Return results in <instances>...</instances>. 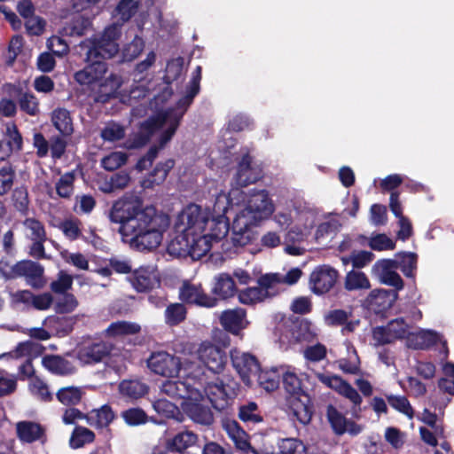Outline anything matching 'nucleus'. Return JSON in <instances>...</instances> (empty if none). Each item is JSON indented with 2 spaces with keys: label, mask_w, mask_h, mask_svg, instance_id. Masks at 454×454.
Segmentation results:
<instances>
[{
  "label": "nucleus",
  "mask_w": 454,
  "mask_h": 454,
  "mask_svg": "<svg viewBox=\"0 0 454 454\" xmlns=\"http://www.w3.org/2000/svg\"><path fill=\"white\" fill-rule=\"evenodd\" d=\"M108 218L118 224L121 240L140 252L156 249L169 226L168 217L154 207H144L127 199L116 200L112 205Z\"/></svg>",
  "instance_id": "obj_1"
},
{
  "label": "nucleus",
  "mask_w": 454,
  "mask_h": 454,
  "mask_svg": "<svg viewBox=\"0 0 454 454\" xmlns=\"http://www.w3.org/2000/svg\"><path fill=\"white\" fill-rule=\"evenodd\" d=\"M227 364L225 352L212 344H201L194 355L184 358V376L203 385L214 408L223 411L236 395L237 383L223 374Z\"/></svg>",
  "instance_id": "obj_2"
},
{
  "label": "nucleus",
  "mask_w": 454,
  "mask_h": 454,
  "mask_svg": "<svg viewBox=\"0 0 454 454\" xmlns=\"http://www.w3.org/2000/svg\"><path fill=\"white\" fill-rule=\"evenodd\" d=\"M200 72V67H197V77L193 78L187 94L177 102L175 107L159 110L154 116L143 122L138 131L127 142L128 148H137L145 145L153 134H159L160 145L152 147L148 153L137 162V168L138 170H144L150 166L158 151L174 136L182 117L199 92Z\"/></svg>",
  "instance_id": "obj_3"
},
{
  "label": "nucleus",
  "mask_w": 454,
  "mask_h": 454,
  "mask_svg": "<svg viewBox=\"0 0 454 454\" xmlns=\"http://www.w3.org/2000/svg\"><path fill=\"white\" fill-rule=\"evenodd\" d=\"M207 214L201 207L191 204L184 208L174 222L175 237L168 245L170 255L182 257L190 255L199 260L209 252L207 237H200L205 230Z\"/></svg>",
  "instance_id": "obj_4"
},
{
  "label": "nucleus",
  "mask_w": 454,
  "mask_h": 454,
  "mask_svg": "<svg viewBox=\"0 0 454 454\" xmlns=\"http://www.w3.org/2000/svg\"><path fill=\"white\" fill-rule=\"evenodd\" d=\"M274 210V204L265 190L251 191L232 223L231 240L234 246L245 247L255 240L258 236L255 228Z\"/></svg>",
  "instance_id": "obj_5"
},
{
  "label": "nucleus",
  "mask_w": 454,
  "mask_h": 454,
  "mask_svg": "<svg viewBox=\"0 0 454 454\" xmlns=\"http://www.w3.org/2000/svg\"><path fill=\"white\" fill-rule=\"evenodd\" d=\"M120 35L121 27L111 25L100 35L82 41L79 44L80 53L85 56V61L111 59L119 51L117 40Z\"/></svg>",
  "instance_id": "obj_6"
},
{
  "label": "nucleus",
  "mask_w": 454,
  "mask_h": 454,
  "mask_svg": "<svg viewBox=\"0 0 454 454\" xmlns=\"http://www.w3.org/2000/svg\"><path fill=\"white\" fill-rule=\"evenodd\" d=\"M317 335L316 327L307 320L286 321L279 335V343L285 349H287L294 344L311 341Z\"/></svg>",
  "instance_id": "obj_7"
},
{
  "label": "nucleus",
  "mask_w": 454,
  "mask_h": 454,
  "mask_svg": "<svg viewBox=\"0 0 454 454\" xmlns=\"http://www.w3.org/2000/svg\"><path fill=\"white\" fill-rule=\"evenodd\" d=\"M205 397L200 391L196 388L192 395L182 402V409L184 412L195 423L201 425H210L214 420L213 414L208 406L212 402L206 394ZM214 407V405H212Z\"/></svg>",
  "instance_id": "obj_8"
},
{
  "label": "nucleus",
  "mask_w": 454,
  "mask_h": 454,
  "mask_svg": "<svg viewBox=\"0 0 454 454\" xmlns=\"http://www.w3.org/2000/svg\"><path fill=\"white\" fill-rule=\"evenodd\" d=\"M316 376L320 382L335 390L338 394L351 403L352 406L350 409V414L353 417L357 418L359 416L363 399L355 387L336 375H329L318 372L316 374Z\"/></svg>",
  "instance_id": "obj_9"
},
{
  "label": "nucleus",
  "mask_w": 454,
  "mask_h": 454,
  "mask_svg": "<svg viewBox=\"0 0 454 454\" xmlns=\"http://www.w3.org/2000/svg\"><path fill=\"white\" fill-rule=\"evenodd\" d=\"M148 367L154 373L165 377L176 376L181 371L184 376V358L181 359L164 351L152 354L148 359Z\"/></svg>",
  "instance_id": "obj_10"
},
{
  "label": "nucleus",
  "mask_w": 454,
  "mask_h": 454,
  "mask_svg": "<svg viewBox=\"0 0 454 454\" xmlns=\"http://www.w3.org/2000/svg\"><path fill=\"white\" fill-rule=\"evenodd\" d=\"M317 222V214L312 209L296 211L294 223L286 234L287 242H301L311 233Z\"/></svg>",
  "instance_id": "obj_11"
},
{
  "label": "nucleus",
  "mask_w": 454,
  "mask_h": 454,
  "mask_svg": "<svg viewBox=\"0 0 454 454\" xmlns=\"http://www.w3.org/2000/svg\"><path fill=\"white\" fill-rule=\"evenodd\" d=\"M412 327L404 322L403 318L390 321L386 326H379L373 330V340L377 344H387L406 338L410 345V337L412 334Z\"/></svg>",
  "instance_id": "obj_12"
},
{
  "label": "nucleus",
  "mask_w": 454,
  "mask_h": 454,
  "mask_svg": "<svg viewBox=\"0 0 454 454\" xmlns=\"http://www.w3.org/2000/svg\"><path fill=\"white\" fill-rule=\"evenodd\" d=\"M231 363L236 372L246 385L253 383L254 377L260 372L257 358L247 352L234 349L231 352Z\"/></svg>",
  "instance_id": "obj_13"
},
{
  "label": "nucleus",
  "mask_w": 454,
  "mask_h": 454,
  "mask_svg": "<svg viewBox=\"0 0 454 454\" xmlns=\"http://www.w3.org/2000/svg\"><path fill=\"white\" fill-rule=\"evenodd\" d=\"M338 272L328 265L316 267L309 276V288L316 294H324L329 292L335 285Z\"/></svg>",
  "instance_id": "obj_14"
},
{
  "label": "nucleus",
  "mask_w": 454,
  "mask_h": 454,
  "mask_svg": "<svg viewBox=\"0 0 454 454\" xmlns=\"http://www.w3.org/2000/svg\"><path fill=\"white\" fill-rule=\"evenodd\" d=\"M90 63L82 70L74 74L75 81L81 85L88 86L93 92L104 76L106 74V64L100 59L87 61Z\"/></svg>",
  "instance_id": "obj_15"
},
{
  "label": "nucleus",
  "mask_w": 454,
  "mask_h": 454,
  "mask_svg": "<svg viewBox=\"0 0 454 454\" xmlns=\"http://www.w3.org/2000/svg\"><path fill=\"white\" fill-rule=\"evenodd\" d=\"M397 269V260L383 259L376 262L372 270L381 283L401 290L403 287V282L400 275L396 272Z\"/></svg>",
  "instance_id": "obj_16"
},
{
  "label": "nucleus",
  "mask_w": 454,
  "mask_h": 454,
  "mask_svg": "<svg viewBox=\"0 0 454 454\" xmlns=\"http://www.w3.org/2000/svg\"><path fill=\"white\" fill-rule=\"evenodd\" d=\"M396 299L397 294L395 291L374 289L364 300L363 305L368 310L381 313L390 309Z\"/></svg>",
  "instance_id": "obj_17"
},
{
  "label": "nucleus",
  "mask_w": 454,
  "mask_h": 454,
  "mask_svg": "<svg viewBox=\"0 0 454 454\" xmlns=\"http://www.w3.org/2000/svg\"><path fill=\"white\" fill-rule=\"evenodd\" d=\"M13 272L17 276L25 277L27 282L33 288H43L46 280L43 277V268L32 261H22L15 264Z\"/></svg>",
  "instance_id": "obj_18"
},
{
  "label": "nucleus",
  "mask_w": 454,
  "mask_h": 454,
  "mask_svg": "<svg viewBox=\"0 0 454 454\" xmlns=\"http://www.w3.org/2000/svg\"><path fill=\"white\" fill-rule=\"evenodd\" d=\"M260 176V170L251 166V158L248 155L245 156L239 162L233 176L231 184L235 188L232 190V193L238 192L239 187H245L254 183Z\"/></svg>",
  "instance_id": "obj_19"
},
{
  "label": "nucleus",
  "mask_w": 454,
  "mask_h": 454,
  "mask_svg": "<svg viewBox=\"0 0 454 454\" xmlns=\"http://www.w3.org/2000/svg\"><path fill=\"white\" fill-rule=\"evenodd\" d=\"M113 345L106 341H98L84 345L77 351V358L82 364H95L102 361L110 354Z\"/></svg>",
  "instance_id": "obj_20"
},
{
  "label": "nucleus",
  "mask_w": 454,
  "mask_h": 454,
  "mask_svg": "<svg viewBox=\"0 0 454 454\" xmlns=\"http://www.w3.org/2000/svg\"><path fill=\"white\" fill-rule=\"evenodd\" d=\"M222 424L223 430L239 450L244 453L252 452L254 454H259L251 446L249 435L239 427L237 421L224 419Z\"/></svg>",
  "instance_id": "obj_21"
},
{
  "label": "nucleus",
  "mask_w": 454,
  "mask_h": 454,
  "mask_svg": "<svg viewBox=\"0 0 454 454\" xmlns=\"http://www.w3.org/2000/svg\"><path fill=\"white\" fill-rule=\"evenodd\" d=\"M207 214V220L205 224V230L200 234V237H207L208 239L209 249L212 247L214 241H219L225 238L229 232L230 226L227 218L223 215H214L209 219V214Z\"/></svg>",
  "instance_id": "obj_22"
},
{
  "label": "nucleus",
  "mask_w": 454,
  "mask_h": 454,
  "mask_svg": "<svg viewBox=\"0 0 454 454\" xmlns=\"http://www.w3.org/2000/svg\"><path fill=\"white\" fill-rule=\"evenodd\" d=\"M179 297L188 303H194L200 306L211 308L215 306L216 300L208 296L200 288V286L184 282L180 288Z\"/></svg>",
  "instance_id": "obj_23"
},
{
  "label": "nucleus",
  "mask_w": 454,
  "mask_h": 454,
  "mask_svg": "<svg viewBox=\"0 0 454 454\" xmlns=\"http://www.w3.org/2000/svg\"><path fill=\"white\" fill-rule=\"evenodd\" d=\"M220 322L225 330L233 334H239L248 325L246 311L240 308L223 311L220 317Z\"/></svg>",
  "instance_id": "obj_24"
},
{
  "label": "nucleus",
  "mask_w": 454,
  "mask_h": 454,
  "mask_svg": "<svg viewBox=\"0 0 454 454\" xmlns=\"http://www.w3.org/2000/svg\"><path fill=\"white\" fill-rule=\"evenodd\" d=\"M327 418L334 432L342 434L346 432L351 434H357L362 431V427L347 419L332 405L327 407Z\"/></svg>",
  "instance_id": "obj_25"
},
{
  "label": "nucleus",
  "mask_w": 454,
  "mask_h": 454,
  "mask_svg": "<svg viewBox=\"0 0 454 454\" xmlns=\"http://www.w3.org/2000/svg\"><path fill=\"white\" fill-rule=\"evenodd\" d=\"M184 377L185 380H166L160 387V392L171 398L186 401L192 395V392L197 387H192L188 382V380H192V379H187L185 376Z\"/></svg>",
  "instance_id": "obj_26"
},
{
  "label": "nucleus",
  "mask_w": 454,
  "mask_h": 454,
  "mask_svg": "<svg viewBox=\"0 0 454 454\" xmlns=\"http://www.w3.org/2000/svg\"><path fill=\"white\" fill-rule=\"evenodd\" d=\"M288 403L294 416L298 421L303 425L310 421L311 411L309 407V397L308 395L303 393L296 396H290Z\"/></svg>",
  "instance_id": "obj_27"
},
{
  "label": "nucleus",
  "mask_w": 454,
  "mask_h": 454,
  "mask_svg": "<svg viewBox=\"0 0 454 454\" xmlns=\"http://www.w3.org/2000/svg\"><path fill=\"white\" fill-rule=\"evenodd\" d=\"M120 85L121 80L117 75L110 74L107 77L105 75L93 91L95 100L99 102L106 101L116 93Z\"/></svg>",
  "instance_id": "obj_28"
},
{
  "label": "nucleus",
  "mask_w": 454,
  "mask_h": 454,
  "mask_svg": "<svg viewBox=\"0 0 454 454\" xmlns=\"http://www.w3.org/2000/svg\"><path fill=\"white\" fill-rule=\"evenodd\" d=\"M173 167L174 160H172L159 163L153 171L141 182L142 187L153 189L155 186L161 184Z\"/></svg>",
  "instance_id": "obj_29"
},
{
  "label": "nucleus",
  "mask_w": 454,
  "mask_h": 454,
  "mask_svg": "<svg viewBox=\"0 0 454 454\" xmlns=\"http://www.w3.org/2000/svg\"><path fill=\"white\" fill-rule=\"evenodd\" d=\"M141 331V326L134 322L116 321L111 323L105 330V335L109 338H122L128 335L137 334Z\"/></svg>",
  "instance_id": "obj_30"
},
{
  "label": "nucleus",
  "mask_w": 454,
  "mask_h": 454,
  "mask_svg": "<svg viewBox=\"0 0 454 454\" xmlns=\"http://www.w3.org/2000/svg\"><path fill=\"white\" fill-rule=\"evenodd\" d=\"M212 292L223 299L233 296L236 293V286L232 278L226 273L215 276Z\"/></svg>",
  "instance_id": "obj_31"
},
{
  "label": "nucleus",
  "mask_w": 454,
  "mask_h": 454,
  "mask_svg": "<svg viewBox=\"0 0 454 454\" xmlns=\"http://www.w3.org/2000/svg\"><path fill=\"white\" fill-rule=\"evenodd\" d=\"M84 418L90 426L106 427L114 420V413L108 405H103L99 409L91 411Z\"/></svg>",
  "instance_id": "obj_32"
},
{
  "label": "nucleus",
  "mask_w": 454,
  "mask_h": 454,
  "mask_svg": "<svg viewBox=\"0 0 454 454\" xmlns=\"http://www.w3.org/2000/svg\"><path fill=\"white\" fill-rule=\"evenodd\" d=\"M132 286L138 292H145L153 287L155 275L153 270L141 268L133 272L129 278Z\"/></svg>",
  "instance_id": "obj_33"
},
{
  "label": "nucleus",
  "mask_w": 454,
  "mask_h": 454,
  "mask_svg": "<svg viewBox=\"0 0 454 454\" xmlns=\"http://www.w3.org/2000/svg\"><path fill=\"white\" fill-rule=\"evenodd\" d=\"M344 287L348 291L368 290L371 288V282L364 272L353 270L346 274Z\"/></svg>",
  "instance_id": "obj_34"
},
{
  "label": "nucleus",
  "mask_w": 454,
  "mask_h": 454,
  "mask_svg": "<svg viewBox=\"0 0 454 454\" xmlns=\"http://www.w3.org/2000/svg\"><path fill=\"white\" fill-rule=\"evenodd\" d=\"M440 340V336L428 330H419L418 332L412 331L410 337V347L414 348H426Z\"/></svg>",
  "instance_id": "obj_35"
},
{
  "label": "nucleus",
  "mask_w": 454,
  "mask_h": 454,
  "mask_svg": "<svg viewBox=\"0 0 454 454\" xmlns=\"http://www.w3.org/2000/svg\"><path fill=\"white\" fill-rule=\"evenodd\" d=\"M22 232L30 240H46L44 226L34 217H27L22 222Z\"/></svg>",
  "instance_id": "obj_36"
},
{
  "label": "nucleus",
  "mask_w": 454,
  "mask_h": 454,
  "mask_svg": "<svg viewBox=\"0 0 454 454\" xmlns=\"http://www.w3.org/2000/svg\"><path fill=\"white\" fill-rule=\"evenodd\" d=\"M197 441V435L192 432H182L166 442V449L169 451L180 452L193 445Z\"/></svg>",
  "instance_id": "obj_37"
},
{
  "label": "nucleus",
  "mask_w": 454,
  "mask_h": 454,
  "mask_svg": "<svg viewBox=\"0 0 454 454\" xmlns=\"http://www.w3.org/2000/svg\"><path fill=\"white\" fill-rule=\"evenodd\" d=\"M279 370L283 375V386L290 396H296L303 394L301 380L296 373L286 366H280Z\"/></svg>",
  "instance_id": "obj_38"
},
{
  "label": "nucleus",
  "mask_w": 454,
  "mask_h": 454,
  "mask_svg": "<svg viewBox=\"0 0 454 454\" xmlns=\"http://www.w3.org/2000/svg\"><path fill=\"white\" fill-rule=\"evenodd\" d=\"M42 363L44 368L52 373L65 375L74 372V367L58 356H47L43 358Z\"/></svg>",
  "instance_id": "obj_39"
},
{
  "label": "nucleus",
  "mask_w": 454,
  "mask_h": 454,
  "mask_svg": "<svg viewBox=\"0 0 454 454\" xmlns=\"http://www.w3.org/2000/svg\"><path fill=\"white\" fill-rule=\"evenodd\" d=\"M54 127L63 135L68 136L73 132V123L69 112L65 108H58L51 114Z\"/></svg>",
  "instance_id": "obj_40"
},
{
  "label": "nucleus",
  "mask_w": 454,
  "mask_h": 454,
  "mask_svg": "<svg viewBox=\"0 0 454 454\" xmlns=\"http://www.w3.org/2000/svg\"><path fill=\"white\" fill-rule=\"evenodd\" d=\"M17 433L21 441L32 442L40 438L43 429L36 423L23 421L17 424Z\"/></svg>",
  "instance_id": "obj_41"
},
{
  "label": "nucleus",
  "mask_w": 454,
  "mask_h": 454,
  "mask_svg": "<svg viewBox=\"0 0 454 454\" xmlns=\"http://www.w3.org/2000/svg\"><path fill=\"white\" fill-rule=\"evenodd\" d=\"M279 372L278 369H271L270 371H262L257 373L256 379L258 384L266 391L271 392L278 387L279 385Z\"/></svg>",
  "instance_id": "obj_42"
},
{
  "label": "nucleus",
  "mask_w": 454,
  "mask_h": 454,
  "mask_svg": "<svg viewBox=\"0 0 454 454\" xmlns=\"http://www.w3.org/2000/svg\"><path fill=\"white\" fill-rule=\"evenodd\" d=\"M147 390V386L138 380H123L119 385L120 393L132 399L142 397Z\"/></svg>",
  "instance_id": "obj_43"
},
{
  "label": "nucleus",
  "mask_w": 454,
  "mask_h": 454,
  "mask_svg": "<svg viewBox=\"0 0 454 454\" xmlns=\"http://www.w3.org/2000/svg\"><path fill=\"white\" fill-rule=\"evenodd\" d=\"M79 305L77 298L69 293L61 294L54 300V309L59 314L72 313Z\"/></svg>",
  "instance_id": "obj_44"
},
{
  "label": "nucleus",
  "mask_w": 454,
  "mask_h": 454,
  "mask_svg": "<svg viewBox=\"0 0 454 454\" xmlns=\"http://www.w3.org/2000/svg\"><path fill=\"white\" fill-rule=\"evenodd\" d=\"M18 296L20 300L23 301H28L29 299H32L34 307L41 310H45L49 309L52 303L54 304L53 297L49 293L32 295V294L28 291H21L18 294Z\"/></svg>",
  "instance_id": "obj_45"
},
{
  "label": "nucleus",
  "mask_w": 454,
  "mask_h": 454,
  "mask_svg": "<svg viewBox=\"0 0 454 454\" xmlns=\"http://www.w3.org/2000/svg\"><path fill=\"white\" fill-rule=\"evenodd\" d=\"M95 439V434L83 427H76L70 437V446L73 449H78L87 443H90Z\"/></svg>",
  "instance_id": "obj_46"
},
{
  "label": "nucleus",
  "mask_w": 454,
  "mask_h": 454,
  "mask_svg": "<svg viewBox=\"0 0 454 454\" xmlns=\"http://www.w3.org/2000/svg\"><path fill=\"white\" fill-rule=\"evenodd\" d=\"M338 367L340 370L346 373L356 374L359 371V357L356 354V351L352 347L348 345V357L341 358L337 362Z\"/></svg>",
  "instance_id": "obj_47"
},
{
  "label": "nucleus",
  "mask_w": 454,
  "mask_h": 454,
  "mask_svg": "<svg viewBox=\"0 0 454 454\" xmlns=\"http://www.w3.org/2000/svg\"><path fill=\"white\" fill-rule=\"evenodd\" d=\"M268 297V292L257 287H249L239 294V301L246 305H252L262 301Z\"/></svg>",
  "instance_id": "obj_48"
},
{
  "label": "nucleus",
  "mask_w": 454,
  "mask_h": 454,
  "mask_svg": "<svg viewBox=\"0 0 454 454\" xmlns=\"http://www.w3.org/2000/svg\"><path fill=\"white\" fill-rule=\"evenodd\" d=\"M186 309L183 304L173 303L165 310V321L169 325H176L184 320Z\"/></svg>",
  "instance_id": "obj_49"
},
{
  "label": "nucleus",
  "mask_w": 454,
  "mask_h": 454,
  "mask_svg": "<svg viewBox=\"0 0 454 454\" xmlns=\"http://www.w3.org/2000/svg\"><path fill=\"white\" fill-rule=\"evenodd\" d=\"M74 174L68 172L60 176L55 184L57 193L61 198H69L74 192Z\"/></svg>",
  "instance_id": "obj_50"
},
{
  "label": "nucleus",
  "mask_w": 454,
  "mask_h": 454,
  "mask_svg": "<svg viewBox=\"0 0 454 454\" xmlns=\"http://www.w3.org/2000/svg\"><path fill=\"white\" fill-rule=\"evenodd\" d=\"M398 261V268L406 277H412L417 267V255L414 253H402L395 255Z\"/></svg>",
  "instance_id": "obj_51"
},
{
  "label": "nucleus",
  "mask_w": 454,
  "mask_h": 454,
  "mask_svg": "<svg viewBox=\"0 0 454 454\" xmlns=\"http://www.w3.org/2000/svg\"><path fill=\"white\" fill-rule=\"evenodd\" d=\"M5 141L11 152H18L22 148V137L16 125L8 123L5 129Z\"/></svg>",
  "instance_id": "obj_52"
},
{
  "label": "nucleus",
  "mask_w": 454,
  "mask_h": 454,
  "mask_svg": "<svg viewBox=\"0 0 454 454\" xmlns=\"http://www.w3.org/2000/svg\"><path fill=\"white\" fill-rule=\"evenodd\" d=\"M73 277L66 271L60 270L57 278L50 285L51 290L55 294H65L71 289L73 285Z\"/></svg>",
  "instance_id": "obj_53"
},
{
  "label": "nucleus",
  "mask_w": 454,
  "mask_h": 454,
  "mask_svg": "<svg viewBox=\"0 0 454 454\" xmlns=\"http://www.w3.org/2000/svg\"><path fill=\"white\" fill-rule=\"evenodd\" d=\"M57 397L65 405L76 404L82 398V391L78 387H62L57 393Z\"/></svg>",
  "instance_id": "obj_54"
},
{
  "label": "nucleus",
  "mask_w": 454,
  "mask_h": 454,
  "mask_svg": "<svg viewBox=\"0 0 454 454\" xmlns=\"http://www.w3.org/2000/svg\"><path fill=\"white\" fill-rule=\"evenodd\" d=\"M239 419L246 423L256 424L262 421L256 403H250L239 408Z\"/></svg>",
  "instance_id": "obj_55"
},
{
  "label": "nucleus",
  "mask_w": 454,
  "mask_h": 454,
  "mask_svg": "<svg viewBox=\"0 0 454 454\" xmlns=\"http://www.w3.org/2000/svg\"><path fill=\"white\" fill-rule=\"evenodd\" d=\"M387 402L395 410L405 414L409 418L413 417V409L406 397L390 395L387 396Z\"/></svg>",
  "instance_id": "obj_56"
},
{
  "label": "nucleus",
  "mask_w": 454,
  "mask_h": 454,
  "mask_svg": "<svg viewBox=\"0 0 454 454\" xmlns=\"http://www.w3.org/2000/svg\"><path fill=\"white\" fill-rule=\"evenodd\" d=\"M28 387L31 394L42 401H48L51 398L47 385L37 377L30 380Z\"/></svg>",
  "instance_id": "obj_57"
},
{
  "label": "nucleus",
  "mask_w": 454,
  "mask_h": 454,
  "mask_svg": "<svg viewBox=\"0 0 454 454\" xmlns=\"http://www.w3.org/2000/svg\"><path fill=\"white\" fill-rule=\"evenodd\" d=\"M15 171L11 166L0 168V196L6 194L12 187Z\"/></svg>",
  "instance_id": "obj_58"
},
{
  "label": "nucleus",
  "mask_w": 454,
  "mask_h": 454,
  "mask_svg": "<svg viewBox=\"0 0 454 454\" xmlns=\"http://www.w3.org/2000/svg\"><path fill=\"white\" fill-rule=\"evenodd\" d=\"M127 160V155L122 152H114L102 159V166L113 171L122 166Z\"/></svg>",
  "instance_id": "obj_59"
},
{
  "label": "nucleus",
  "mask_w": 454,
  "mask_h": 454,
  "mask_svg": "<svg viewBox=\"0 0 454 454\" xmlns=\"http://www.w3.org/2000/svg\"><path fill=\"white\" fill-rule=\"evenodd\" d=\"M21 110L29 115H35L39 112L37 98L31 93H24L19 99Z\"/></svg>",
  "instance_id": "obj_60"
},
{
  "label": "nucleus",
  "mask_w": 454,
  "mask_h": 454,
  "mask_svg": "<svg viewBox=\"0 0 454 454\" xmlns=\"http://www.w3.org/2000/svg\"><path fill=\"white\" fill-rule=\"evenodd\" d=\"M121 417L124 421L129 426H138L145 423L146 415L143 410L138 408H132L124 411L121 413Z\"/></svg>",
  "instance_id": "obj_61"
},
{
  "label": "nucleus",
  "mask_w": 454,
  "mask_h": 454,
  "mask_svg": "<svg viewBox=\"0 0 454 454\" xmlns=\"http://www.w3.org/2000/svg\"><path fill=\"white\" fill-rule=\"evenodd\" d=\"M137 7V2L135 0H121L116 8V12L122 21H127L135 14Z\"/></svg>",
  "instance_id": "obj_62"
},
{
  "label": "nucleus",
  "mask_w": 454,
  "mask_h": 454,
  "mask_svg": "<svg viewBox=\"0 0 454 454\" xmlns=\"http://www.w3.org/2000/svg\"><path fill=\"white\" fill-rule=\"evenodd\" d=\"M144 49L143 40L136 36L133 41L126 45L122 51V56L124 60L131 61L136 59Z\"/></svg>",
  "instance_id": "obj_63"
},
{
  "label": "nucleus",
  "mask_w": 454,
  "mask_h": 454,
  "mask_svg": "<svg viewBox=\"0 0 454 454\" xmlns=\"http://www.w3.org/2000/svg\"><path fill=\"white\" fill-rule=\"evenodd\" d=\"M125 135L121 126L116 123L107 124L101 131V137L104 140L114 142L121 139Z\"/></svg>",
  "instance_id": "obj_64"
}]
</instances>
